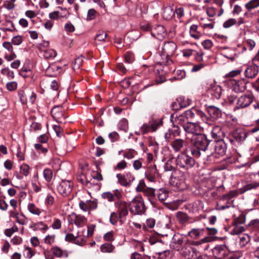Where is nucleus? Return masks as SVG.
I'll return each mask as SVG.
<instances>
[{
	"instance_id": "nucleus-24",
	"label": "nucleus",
	"mask_w": 259,
	"mask_h": 259,
	"mask_svg": "<svg viewBox=\"0 0 259 259\" xmlns=\"http://www.w3.org/2000/svg\"><path fill=\"white\" fill-rule=\"evenodd\" d=\"M208 93L213 98L218 99L221 96L222 88L219 85H212L208 89Z\"/></svg>"
},
{
	"instance_id": "nucleus-62",
	"label": "nucleus",
	"mask_w": 259,
	"mask_h": 259,
	"mask_svg": "<svg viewBox=\"0 0 259 259\" xmlns=\"http://www.w3.org/2000/svg\"><path fill=\"white\" fill-rule=\"evenodd\" d=\"M147 188L144 181L141 180L136 187V190L138 192H146L147 189Z\"/></svg>"
},
{
	"instance_id": "nucleus-11",
	"label": "nucleus",
	"mask_w": 259,
	"mask_h": 259,
	"mask_svg": "<svg viewBox=\"0 0 259 259\" xmlns=\"http://www.w3.org/2000/svg\"><path fill=\"white\" fill-rule=\"evenodd\" d=\"M73 185L69 181L63 180L57 187L58 192L64 197L68 196L72 190Z\"/></svg>"
},
{
	"instance_id": "nucleus-4",
	"label": "nucleus",
	"mask_w": 259,
	"mask_h": 259,
	"mask_svg": "<svg viewBox=\"0 0 259 259\" xmlns=\"http://www.w3.org/2000/svg\"><path fill=\"white\" fill-rule=\"evenodd\" d=\"M131 212L134 215L142 214L146 210L143 198L141 196L135 197L128 204Z\"/></svg>"
},
{
	"instance_id": "nucleus-37",
	"label": "nucleus",
	"mask_w": 259,
	"mask_h": 259,
	"mask_svg": "<svg viewBox=\"0 0 259 259\" xmlns=\"http://www.w3.org/2000/svg\"><path fill=\"white\" fill-rule=\"evenodd\" d=\"M198 26L196 25H192L190 28V34L191 36L195 39L199 38L200 33L197 31Z\"/></svg>"
},
{
	"instance_id": "nucleus-22",
	"label": "nucleus",
	"mask_w": 259,
	"mask_h": 259,
	"mask_svg": "<svg viewBox=\"0 0 259 259\" xmlns=\"http://www.w3.org/2000/svg\"><path fill=\"white\" fill-rule=\"evenodd\" d=\"M258 72V68L256 65H252L248 66L244 71V74L248 78H254Z\"/></svg>"
},
{
	"instance_id": "nucleus-43",
	"label": "nucleus",
	"mask_w": 259,
	"mask_h": 259,
	"mask_svg": "<svg viewBox=\"0 0 259 259\" xmlns=\"http://www.w3.org/2000/svg\"><path fill=\"white\" fill-rule=\"evenodd\" d=\"M170 252L169 250H163L162 251L157 252V259H169Z\"/></svg>"
},
{
	"instance_id": "nucleus-34",
	"label": "nucleus",
	"mask_w": 259,
	"mask_h": 259,
	"mask_svg": "<svg viewBox=\"0 0 259 259\" xmlns=\"http://www.w3.org/2000/svg\"><path fill=\"white\" fill-rule=\"evenodd\" d=\"M204 229H193L189 232V235L193 238L197 239L200 236L202 235Z\"/></svg>"
},
{
	"instance_id": "nucleus-6",
	"label": "nucleus",
	"mask_w": 259,
	"mask_h": 259,
	"mask_svg": "<svg viewBox=\"0 0 259 259\" xmlns=\"http://www.w3.org/2000/svg\"><path fill=\"white\" fill-rule=\"evenodd\" d=\"M184 130L187 134V138H189L188 135H192V137L194 138L200 134L203 131V128L197 122H187L186 124L184 125Z\"/></svg>"
},
{
	"instance_id": "nucleus-36",
	"label": "nucleus",
	"mask_w": 259,
	"mask_h": 259,
	"mask_svg": "<svg viewBox=\"0 0 259 259\" xmlns=\"http://www.w3.org/2000/svg\"><path fill=\"white\" fill-rule=\"evenodd\" d=\"M41 52H43V56L46 59L53 58L57 55L56 52L54 50L51 49L45 50Z\"/></svg>"
},
{
	"instance_id": "nucleus-46",
	"label": "nucleus",
	"mask_w": 259,
	"mask_h": 259,
	"mask_svg": "<svg viewBox=\"0 0 259 259\" xmlns=\"http://www.w3.org/2000/svg\"><path fill=\"white\" fill-rule=\"evenodd\" d=\"M30 167L28 165L26 164H23L20 167V175L24 176H27L29 174Z\"/></svg>"
},
{
	"instance_id": "nucleus-28",
	"label": "nucleus",
	"mask_w": 259,
	"mask_h": 259,
	"mask_svg": "<svg viewBox=\"0 0 259 259\" xmlns=\"http://www.w3.org/2000/svg\"><path fill=\"white\" fill-rule=\"evenodd\" d=\"M259 187V182H252L247 184L240 189V192L243 193L247 191L255 190Z\"/></svg>"
},
{
	"instance_id": "nucleus-7",
	"label": "nucleus",
	"mask_w": 259,
	"mask_h": 259,
	"mask_svg": "<svg viewBox=\"0 0 259 259\" xmlns=\"http://www.w3.org/2000/svg\"><path fill=\"white\" fill-rule=\"evenodd\" d=\"M180 254L186 259H197L200 256V252L187 244L182 249Z\"/></svg>"
},
{
	"instance_id": "nucleus-3",
	"label": "nucleus",
	"mask_w": 259,
	"mask_h": 259,
	"mask_svg": "<svg viewBox=\"0 0 259 259\" xmlns=\"http://www.w3.org/2000/svg\"><path fill=\"white\" fill-rule=\"evenodd\" d=\"M227 145L223 140L211 141L208 149L207 156L209 161L215 162V158L223 156L226 152Z\"/></svg>"
},
{
	"instance_id": "nucleus-21",
	"label": "nucleus",
	"mask_w": 259,
	"mask_h": 259,
	"mask_svg": "<svg viewBox=\"0 0 259 259\" xmlns=\"http://www.w3.org/2000/svg\"><path fill=\"white\" fill-rule=\"evenodd\" d=\"M211 136L213 139L217 140H223V138L225 136V133L221 126L215 125L211 131Z\"/></svg>"
},
{
	"instance_id": "nucleus-48",
	"label": "nucleus",
	"mask_w": 259,
	"mask_h": 259,
	"mask_svg": "<svg viewBox=\"0 0 259 259\" xmlns=\"http://www.w3.org/2000/svg\"><path fill=\"white\" fill-rule=\"evenodd\" d=\"M17 223L24 225L27 223V218L23 214L19 213L15 218Z\"/></svg>"
},
{
	"instance_id": "nucleus-32",
	"label": "nucleus",
	"mask_w": 259,
	"mask_h": 259,
	"mask_svg": "<svg viewBox=\"0 0 259 259\" xmlns=\"http://www.w3.org/2000/svg\"><path fill=\"white\" fill-rule=\"evenodd\" d=\"M162 123L163 121L161 119L150 121V125H151L152 132H155L159 127L162 126Z\"/></svg>"
},
{
	"instance_id": "nucleus-57",
	"label": "nucleus",
	"mask_w": 259,
	"mask_h": 259,
	"mask_svg": "<svg viewBox=\"0 0 259 259\" xmlns=\"http://www.w3.org/2000/svg\"><path fill=\"white\" fill-rule=\"evenodd\" d=\"M15 2L11 1L10 0L6 1L3 7L8 10H11L15 7V5L14 4Z\"/></svg>"
},
{
	"instance_id": "nucleus-47",
	"label": "nucleus",
	"mask_w": 259,
	"mask_h": 259,
	"mask_svg": "<svg viewBox=\"0 0 259 259\" xmlns=\"http://www.w3.org/2000/svg\"><path fill=\"white\" fill-rule=\"evenodd\" d=\"M1 72L3 75L7 76L9 79H12L14 77L13 71L10 70L8 67L3 68Z\"/></svg>"
},
{
	"instance_id": "nucleus-51",
	"label": "nucleus",
	"mask_w": 259,
	"mask_h": 259,
	"mask_svg": "<svg viewBox=\"0 0 259 259\" xmlns=\"http://www.w3.org/2000/svg\"><path fill=\"white\" fill-rule=\"evenodd\" d=\"M98 14L97 11L94 9H91L88 10L87 19L89 21L94 20L96 18Z\"/></svg>"
},
{
	"instance_id": "nucleus-12",
	"label": "nucleus",
	"mask_w": 259,
	"mask_h": 259,
	"mask_svg": "<svg viewBox=\"0 0 259 259\" xmlns=\"http://www.w3.org/2000/svg\"><path fill=\"white\" fill-rule=\"evenodd\" d=\"M65 111L62 106H57L54 107L51 111L52 117L57 122L60 123H65L66 116L64 114Z\"/></svg>"
},
{
	"instance_id": "nucleus-16",
	"label": "nucleus",
	"mask_w": 259,
	"mask_h": 259,
	"mask_svg": "<svg viewBox=\"0 0 259 259\" xmlns=\"http://www.w3.org/2000/svg\"><path fill=\"white\" fill-rule=\"evenodd\" d=\"M187 141L182 139H176L171 141L170 146L175 152H182L187 146Z\"/></svg>"
},
{
	"instance_id": "nucleus-9",
	"label": "nucleus",
	"mask_w": 259,
	"mask_h": 259,
	"mask_svg": "<svg viewBox=\"0 0 259 259\" xmlns=\"http://www.w3.org/2000/svg\"><path fill=\"white\" fill-rule=\"evenodd\" d=\"M247 226L253 240L256 242H259V219L251 220Z\"/></svg>"
},
{
	"instance_id": "nucleus-2",
	"label": "nucleus",
	"mask_w": 259,
	"mask_h": 259,
	"mask_svg": "<svg viewBox=\"0 0 259 259\" xmlns=\"http://www.w3.org/2000/svg\"><path fill=\"white\" fill-rule=\"evenodd\" d=\"M191 140L193 145L191 150V154L196 158L200 157L201 152H204L206 150H208L211 143V141L207 139L206 136L201 133L195 136Z\"/></svg>"
},
{
	"instance_id": "nucleus-10",
	"label": "nucleus",
	"mask_w": 259,
	"mask_h": 259,
	"mask_svg": "<svg viewBox=\"0 0 259 259\" xmlns=\"http://www.w3.org/2000/svg\"><path fill=\"white\" fill-rule=\"evenodd\" d=\"M115 206L117 208L119 221L123 224L125 217L128 213L127 210L128 204L125 201L119 200L115 203Z\"/></svg>"
},
{
	"instance_id": "nucleus-19",
	"label": "nucleus",
	"mask_w": 259,
	"mask_h": 259,
	"mask_svg": "<svg viewBox=\"0 0 259 259\" xmlns=\"http://www.w3.org/2000/svg\"><path fill=\"white\" fill-rule=\"evenodd\" d=\"M151 33L154 37L157 39H161L163 38L165 35V30L163 26L158 25L151 28Z\"/></svg>"
},
{
	"instance_id": "nucleus-31",
	"label": "nucleus",
	"mask_w": 259,
	"mask_h": 259,
	"mask_svg": "<svg viewBox=\"0 0 259 259\" xmlns=\"http://www.w3.org/2000/svg\"><path fill=\"white\" fill-rule=\"evenodd\" d=\"M176 217L178 221L182 224L186 223L190 219L187 214L182 211H178Z\"/></svg>"
},
{
	"instance_id": "nucleus-40",
	"label": "nucleus",
	"mask_w": 259,
	"mask_h": 259,
	"mask_svg": "<svg viewBox=\"0 0 259 259\" xmlns=\"http://www.w3.org/2000/svg\"><path fill=\"white\" fill-rule=\"evenodd\" d=\"M196 109L188 110L186 111L184 114L186 117L187 120L194 119L196 115Z\"/></svg>"
},
{
	"instance_id": "nucleus-25",
	"label": "nucleus",
	"mask_w": 259,
	"mask_h": 259,
	"mask_svg": "<svg viewBox=\"0 0 259 259\" xmlns=\"http://www.w3.org/2000/svg\"><path fill=\"white\" fill-rule=\"evenodd\" d=\"M206 109L208 113L212 118H218L222 115V112L220 109L214 106H208L206 107Z\"/></svg>"
},
{
	"instance_id": "nucleus-27",
	"label": "nucleus",
	"mask_w": 259,
	"mask_h": 259,
	"mask_svg": "<svg viewBox=\"0 0 259 259\" xmlns=\"http://www.w3.org/2000/svg\"><path fill=\"white\" fill-rule=\"evenodd\" d=\"M175 14V12L171 7H166L164 9L163 11V18L165 20H170L173 17Z\"/></svg>"
},
{
	"instance_id": "nucleus-23",
	"label": "nucleus",
	"mask_w": 259,
	"mask_h": 259,
	"mask_svg": "<svg viewBox=\"0 0 259 259\" xmlns=\"http://www.w3.org/2000/svg\"><path fill=\"white\" fill-rule=\"evenodd\" d=\"M247 134L242 129H237L232 132V136L238 142L243 141L247 137Z\"/></svg>"
},
{
	"instance_id": "nucleus-5",
	"label": "nucleus",
	"mask_w": 259,
	"mask_h": 259,
	"mask_svg": "<svg viewBox=\"0 0 259 259\" xmlns=\"http://www.w3.org/2000/svg\"><path fill=\"white\" fill-rule=\"evenodd\" d=\"M176 162L179 167L186 170L191 169L195 164L194 159L187 155L185 151L178 156Z\"/></svg>"
},
{
	"instance_id": "nucleus-33",
	"label": "nucleus",
	"mask_w": 259,
	"mask_h": 259,
	"mask_svg": "<svg viewBox=\"0 0 259 259\" xmlns=\"http://www.w3.org/2000/svg\"><path fill=\"white\" fill-rule=\"evenodd\" d=\"M177 102L180 108H185L191 104V100L189 98L181 97L177 100Z\"/></svg>"
},
{
	"instance_id": "nucleus-38",
	"label": "nucleus",
	"mask_w": 259,
	"mask_h": 259,
	"mask_svg": "<svg viewBox=\"0 0 259 259\" xmlns=\"http://www.w3.org/2000/svg\"><path fill=\"white\" fill-rule=\"evenodd\" d=\"M43 176L46 181L50 182L53 179V172L51 169L46 168L43 171Z\"/></svg>"
},
{
	"instance_id": "nucleus-26",
	"label": "nucleus",
	"mask_w": 259,
	"mask_h": 259,
	"mask_svg": "<svg viewBox=\"0 0 259 259\" xmlns=\"http://www.w3.org/2000/svg\"><path fill=\"white\" fill-rule=\"evenodd\" d=\"M29 228L34 231L37 230L46 231L48 229V226L42 222L33 223L30 225Z\"/></svg>"
},
{
	"instance_id": "nucleus-56",
	"label": "nucleus",
	"mask_w": 259,
	"mask_h": 259,
	"mask_svg": "<svg viewBox=\"0 0 259 259\" xmlns=\"http://www.w3.org/2000/svg\"><path fill=\"white\" fill-rule=\"evenodd\" d=\"M102 197L110 202H112L114 200V195L110 192L103 193L102 194Z\"/></svg>"
},
{
	"instance_id": "nucleus-35",
	"label": "nucleus",
	"mask_w": 259,
	"mask_h": 259,
	"mask_svg": "<svg viewBox=\"0 0 259 259\" xmlns=\"http://www.w3.org/2000/svg\"><path fill=\"white\" fill-rule=\"evenodd\" d=\"M233 227V229L231 231V234L233 235H237L242 233L244 231V228L242 225H239L238 224L232 223Z\"/></svg>"
},
{
	"instance_id": "nucleus-55",
	"label": "nucleus",
	"mask_w": 259,
	"mask_h": 259,
	"mask_svg": "<svg viewBox=\"0 0 259 259\" xmlns=\"http://www.w3.org/2000/svg\"><path fill=\"white\" fill-rule=\"evenodd\" d=\"M156 169L155 168H152L149 172H146V177L151 182L155 181L154 174L156 172Z\"/></svg>"
},
{
	"instance_id": "nucleus-59",
	"label": "nucleus",
	"mask_w": 259,
	"mask_h": 259,
	"mask_svg": "<svg viewBox=\"0 0 259 259\" xmlns=\"http://www.w3.org/2000/svg\"><path fill=\"white\" fill-rule=\"evenodd\" d=\"M155 224V220L154 219L150 218L146 220V223L144 224V228L146 229L147 227L152 228Z\"/></svg>"
},
{
	"instance_id": "nucleus-44",
	"label": "nucleus",
	"mask_w": 259,
	"mask_h": 259,
	"mask_svg": "<svg viewBox=\"0 0 259 259\" xmlns=\"http://www.w3.org/2000/svg\"><path fill=\"white\" fill-rule=\"evenodd\" d=\"M149 132H152L150 121L147 123L143 124L140 127V134L142 135L146 134Z\"/></svg>"
},
{
	"instance_id": "nucleus-64",
	"label": "nucleus",
	"mask_w": 259,
	"mask_h": 259,
	"mask_svg": "<svg viewBox=\"0 0 259 259\" xmlns=\"http://www.w3.org/2000/svg\"><path fill=\"white\" fill-rule=\"evenodd\" d=\"M258 126H255L249 131V133H256V134L255 135V139L257 142H259V122L258 121Z\"/></svg>"
},
{
	"instance_id": "nucleus-18",
	"label": "nucleus",
	"mask_w": 259,
	"mask_h": 259,
	"mask_svg": "<svg viewBox=\"0 0 259 259\" xmlns=\"http://www.w3.org/2000/svg\"><path fill=\"white\" fill-rule=\"evenodd\" d=\"M170 121L172 123L173 125H181L183 127L184 125H185L187 122H189L185 117L184 113L179 115L172 114L170 116Z\"/></svg>"
},
{
	"instance_id": "nucleus-54",
	"label": "nucleus",
	"mask_w": 259,
	"mask_h": 259,
	"mask_svg": "<svg viewBox=\"0 0 259 259\" xmlns=\"http://www.w3.org/2000/svg\"><path fill=\"white\" fill-rule=\"evenodd\" d=\"M250 240V237L247 234H244L240 237V244L242 246H245Z\"/></svg>"
},
{
	"instance_id": "nucleus-52",
	"label": "nucleus",
	"mask_w": 259,
	"mask_h": 259,
	"mask_svg": "<svg viewBox=\"0 0 259 259\" xmlns=\"http://www.w3.org/2000/svg\"><path fill=\"white\" fill-rule=\"evenodd\" d=\"M237 20L234 18H230L226 20L223 23V27L225 28H229L237 24Z\"/></svg>"
},
{
	"instance_id": "nucleus-15",
	"label": "nucleus",
	"mask_w": 259,
	"mask_h": 259,
	"mask_svg": "<svg viewBox=\"0 0 259 259\" xmlns=\"http://www.w3.org/2000/svg\"><path fill=\"white\" fill-rule=\"evenodd\" d=\"M188 243L184 241L182 237L175 236L172 238V240L171 243V247L173 249L179 251L180 253L181 252L182 249Z\"/></svg>"
},
{
	"instance_id": "nucleus-13",
	"label": "nucleus",
	"mask_w": 259,
	"mask_h": 259,
	"mask_svg": "<svg viewBox=\"0 0 259 259\" xmlns=\"http://www.w3.org/2000/svg\"><path fill=\"white\" fill-rule=\"evenodd\" d=\"M69 221L78 227H82L86 224L87 219L83 215L73 212L69 216Z\"/></svg>"
},
{
	"instance_id": "nucleus-53",
	"label": "nucleus",
	"mask_w": 259,
	"mask_h": 259,
	"mask_svg": "<svg viewBox=\"0 0 259 259\" xmlns=\"http://www.w3.org/2000/svg\"><path fill=\"white\" fill-rule=\"evenodd\" d=\"M5 196H0V209L3 211H6L8 208V204L5 201Z\"/></svg>"
},
{
	"instance_id": "nucleus-45",
	"label": "nucleus",
	"mask_w": 259,
	"mask_h": 259,
	"mask_svg": "<svg viewBox=\"0 0 259 259\" xmlns=\"http://www.w3.org/2000/svg\"><path fill=\"white\" fill-rule=\"evenodd\" d=\"M259 6V0H251L245 5V7L248 10L256 8Z\"/></svg>"
},
{
	"instance_id": "nucleus-49",
	"label": "nucleus",
	"mask_w": 259,
	"mask_h": 259,
	"mask_svg": "<svg viewBox=\"0 0 259 259\" xmlns=\"http://www.w3.org/2000/svg\"><path fill=\"white\" fill-rule=\"evenodd\" d=\"M196 113L197 116H199L204 122L208 123V122L209 121V118L201 110L198 109L196 110Z\"/></svg>"
},
{
	"instance_id": "nucleus-29",
	"label": "nucleus",
	"mask_w": 259,
	"mask_h": 259,
	"mask_svg": "<svg viewBox=\"0 0 259 259\" xmlns=\"http://www.w3.org/2000/svg\"><path fill=\"white\" fill-rule=\"evenodd\" d=\"M53 254L58 257H65L68 255V252L66 250H63L60 247H54L52 249Z\"/></svg>"
},
{
	"instance_id": "nucleus-63",
	"label": "nucleus",
	"mask_w": 259,
	"mask_h": 259,
	"mask_svg": "<svg viewBox=\"0 0 259 259\" xmlns=\"http://www.w3.org/2000/svg\"><path fill=\"white\" fill-rule=\"evenodd\" d=\"M107 34L106 33H105L104 32H102V33H100L99 34H98L96 37H95V40L97 42L98 41H105V39L107 37Z\"/></svg>"
},
{
	"instance_id": "nucleus-61",
	"label": "nucleus",
	"mask_w": 259,
	"mask_h": 259,
	"mask_svg": "<svg viewBox=\"0 0 259 259\" xmlns=\"http://www.w3.org/2000/svg\"><path fill=\"white\" fill-rule=\"evenodd\" d=\"M245 222V216L244 214H240L239 216L235 218L233 221L232 223L238 224L239 225H242Z\"/></svg>"
},
{
	"instance_id": "nucleus-58",
	"label": "nucleus",
	"mask_w": 259,
	"mask_h": 259,
	"mask_svg": "<svg viewBox=\"0 0 259 259\" xmlns=\"http://www.w3.org/2000/svg\"><path fill=\"white\" fill-rule=\"evenodd\" d=\"M119 219V216L117 215V214L115 212H113L111 213L110 217V222L113 225H115L117 224L118 220Z\"/></svg>"
},
{
	"instance_id": "nucleus-60",
	"label": "nucleus",
	"mask_w": 259,
	"mask_h": 259,
	"mask_svg": "<svg viewBox=\"0 0 259 259\" xmlns=\"http://www.w3.org/2000/svg\"><path fill=\"white\" fill-rule=\"evenodd\" d=\"M54 197L51 194H48L45 198V203L47 205L52 206L54 204Z\"/></svg>"
},
{
	"instance_id": "nucleus-50",
	"label": "nucleus",
	"mask_w": 259,
	"mask_h": 259,
	"mask_svg": "<svg viewBox=\"0 0 259 259\" xmlns=\"http://www.w3.org/2000/svg\"><path fill=\"white\" fill-rule=\"evenodd\" d=\"M176 185L178 189L180 191L185 190L188 188V185L184 180H180L178 181L176 183Z\"/></svg>"
},
{
	"instance_id": "nucleus-39",
	"label": "nucleus",
	"mask_w": 259,
	"mask_h": 259,
	"mask_svg": "<svg viewBox=\"0 0 259 259\" xmlns=\"http://www.w3.org/2000/svg\"><path fill=\"white\" fill-rule=\"evenodd\" d=\"M100 249L102 252L110 253L113 251L114 247L111 244L105 243L101 246Z\"/></svg>"
},
{
	"instance_id": "nucleus-41",
	"label": "nucleus",
	"mask_w": 259,
	"mask_h": 259,
	"mask_svg": "<svg viewBox=\"0 0 259 259\" xmlns=\"http://www.w3.org/2000/svg\"><path fill=\"white\" fill-rule=\"evenodd\" d=\"M168 191L164 189H161L158 191L157 197L160 201L163 202L166 199V198L168 197Z\"/></svg>"
},
{
	"instance_id": "nucleus-1",
	"label": "nucleus",
	"mask_w": 259,
	"mask_h": 259,
	"mask_svg": "<svg viewBox=\"0 0 259 259\" xmlns=\"http://www.w3.org/2000/svg\"><path fill=\"white\" fill-rule=\"evenodd\" d=\"M177 48L176 44L173 41L165 42L162 48L161 54L156 57V65L164 66L163 68L165 73L175 70L173 61L169 57L175 54Z\"/></svg>"
},
{
	"instance_id": "nucleus-8",
	"label": "nucleus",
	"mask_w": 259,
	"mask_h": 259,
	"mask_svg": "<svg viewBox=\"0 0 259 259\" xmlns=\"http://www.w3.org/2000/svg\"><path fill=\"white\" fill-rule=\"evenodd\" d=\"M254 96L252 94H244L240 96L236 102V109H242L249 106L253 101Z\"/></svg>"
},
{
	"instance_id": "nucleus-17",
	"label": "nucleus",
	"mask_w": 259,
	"mask_h": 259,
	"mask_svg": "<svg viewBox=\"0 0 259 259\" xmlns=\"http://www.w3.org/2000/svg\"><path fill=\"white\" fill-rule=\"evenodd\" d=\"M180 134L179 126L178 125H174L173 128L168 129L165 133L164 139L167 142H169L175 137L179 136Z\"/></svg>"
},
{
	"instance_id": "nucleus-14",
	"label": "nucleus",
	"mask_w": 259,
	"mask_h": 259,
	"mask_svg": "<svg viewBox=\"0 0 259 259\" xmlns=\"http://www.w3.org/2000/svg\"><path fill=\"white\" fill-rule=\"evenodd\" d=\"M213 256L218 259H223L228 256L229 252L224 245H218L212 250Z\"/></svg>"
},
{
	"instance_id": "nucleus-30",
	"label": "nucleus",
	"mask_w": 259,
	"mask_h": 259,
	"mask_svg": "<svg viewBox=\"0 0 259 259\" xmlns=\"http://www.w3.org/2000/svg\"><path fill=\"white\" fill-rule=\"evenodd\" d=\"M28 210L32 214L39 215L41 213V210L33 203H29L27 205Z\"/></svg>"
},
{
	"instance_id": "nucleus-20",
	"label": "nucleus",
	"mask_w": 259,
	"mask_h": 259,
	"mask_svg": "<svg viewBox=\"0 0 259 259\" xmlns=\"http://www.w3.org/2000/svg\"><path fill=\"white\" fill-rule=\"evenodd\" d=\"M233 90L236 93L244 92L246 89V82L243 79L232 80Z\"/></svg>"
},
{
	"instance_id": "nucleus-42",
	"label": "nucleus",
	"mask_w": 259,
	"mask_h": 259,
	"mask_svg": "<svg viewBox=\"0 0 259 259\" xmlns=\"http://www.w3.org/2000/svg\"><path fill=\"white\" fill-rule=\"evenodd\" d=\"M116 178L118 179V182L122 186L127 187L130 186V183L127 181L123 175L118 174L116 175Z\"/></svg>"
}]
</instances>
